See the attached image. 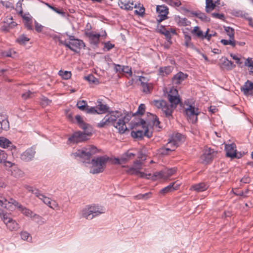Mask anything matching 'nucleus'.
<instances>
[{"label": "nucleus", "instance_id": "obj_3", "mask_svg": "<svg viewBox=\"0 0 253 253\" xmlns=\"http://www.w3.org/2000/svg\"><path fill=\"white\" fill-rule=\"evenodd\" d=\"M96 147L93 146H89L78 150L74 153L75 156L79 157L84 160H89L91 156L96 152Z\"/></svg>", "mask_w": 253, "mask_h": 253}, {"label": "nucleus", "instance_id": "obj_49", "mask_svg": "<svg viewBox=\"0 0 253 253\" xmlns=\"http://www.w3.org/2000/svg\"><path fill=\"white\" fill-rule=\"evenodd\" d=\"M85 111L88 114H98V112L97 111L96 106L89 107V106L87 105Z\"/></svg>", "mask_w": 253, "mask_h": 253}, {"label": "nucleus", "instance_id": "obj_10", "mask_svg": "<svg viewBox=\"0 0 253 253\" xmlns=\"http://www.w3.org/2000/svg\"><path fill=\"white\" fill-rule=\"evenodd\" d=\"M152 103L157 108L161 109L167 117H172L171 111L169 109L168 103L164 100H155Z\"/></svg>", "mask_w": 253, "mask_h": 253}, {"label": "nucleus", "instance_id": "obj_61", "mask_svg": "<svg viewBox=\"0 0 253 253\" xmlns=\"http://www.w3.org/2000/svg\"><path fill=\"white\" fill-rule=\"evenodd\" d=\"M7 155L5 152L0 149V161L2 163V160H5L7 159Z\"/></svg>", "mask_w": 253, "mask_h": 253}, {"label": "nucleus", "instance_id": "obj_50", "mask_svg": "<svg viewBox=\"0 0 253 253\" xmlns=\"http://www.w3.org/2000/svg\"><path fill=\"white\" fill-rule=\"evenodd\" d=\"M145 111V106L144 104H141L138 108L137 111L136 112V114L142 115L144 114Z\"/></svg>", "mask_w": 253, "mask_h": 253}, {"label": "nucleus", "instance_id": "obj_8", "mask_svg": "<svg viewBox=\"0 0 253 253\" xmlns=\"http://www.w3.org/2000/svg\"><path fill=\"white\" fill-rule=\"evenodd\" d=\"M175 172L176 169L174 168L169 169H166L159 172L155 173L152 176V179L153 180H155L158 177L164 179H167L170 176L172 175Z\"/></svg>", "mask_w": 253, "mask_h": 253}, {"label": "nucleus", "instance_id": "obj_6", "mask_svg": "<svg viewBox=\"0 0 253 253\" xmlns=\"http://www.w3.org/2000/svg\"><path fill=\"white\" fill-rule=\"evenodd\" d=\"M130 118L131 116L127 114L119 119L116 125L114 124L113 126L118 129L119 133L123 134L127 130L126 124L129 121Z\"/></svg>", "mask_w": 253, "mask_h": 253}, {"label": "nucleus", "instance_id": "obj_63", "mask_svg": "<svg viewBox=\"0 0 253 253\" xmlns=\"http://www.w3.org/2000/svg\"><path fill=\"white\" fill-rule=\"evenodd\" d=\"M35 30L38 32H42L43 26L39 24L36 21H35Z\"/></svg>", "mask_w": 253, "mask_h": 253}, {"label": "nucleus", "instance_id": "obj_13", "mask_svg": "<svg viewBox=\"0 0 253 253\" xmlns=\"http://www.w3.org/2000/svg\"><path fill=\"white\" fill-rule=\"evenodd\" d=\"M35 153V149L33 147H31L21 154L20 158L25 162H29L33 159Z\"/></svg>", "mask_w": 253, "mask_h": 253}, {"label": "nucleus", "instance_id": "obj_16", "mask_svg": "<svg viewBox=\"0 0 253 253\" xmlns=\"http://www.w3.org/2000/svg\"><path fill=\"white\" fill-rule=\"evenodd\" d=\"M241 90L244 93L245 95L248 94L253 95V83L249 80L244 84L241 86Z\"/></svg>", "mask_w": 253, "mask_h": 253}, {"label": "nucleus", "instance_id": "obj_9", "mask_svg": "<svg viewBox=\"0 0 253 253\" xmlns=\"http://www.w3.org/2000/svg\"><path fill=\"white\" fill-rule=\"evenodd\" d=\"M88 133L83 132L81 131L75 132L68 138V141L70 143H79L84 141L87 139V136Z\"/></svg>", "mask_w": 253, "mask_h": 253}, {"label": "nucleus", "instance_id": "obj_32", "mask_svg": "<svg viewBox=\"0 0 253 253\" xmlns=\"http://www.w3.org/2000/svg\"><path fill=\"white\" fill-rule=\"evenodd\" d=\"M176 20L177 24L180 26H186L190 24V22L186 18H180L178 16Z\"/></svg>", "mask_w": 253, "mask_h": 253}, {"label": "nucleus", "instance_id": "obj_37", "mask_svg": "<svg viewBox=\"0 0 253 253\" xmlns=\"http://www.w3.org/2000/svg\"><path fill=\"white\" fill-rule=\"evenodd\" d=\"M77 107L82 111H85L87 106V104L86 101L80 100L77 103Z\"/></svg>", "mask_w": 253, "mask_h": 253}, {"label": "nucleus", "instance_id": "obj_7", "mask_svg": "<svg viewBox=\"0 0 253 253\" xmlns=\"http://www.w3.org/2000/svg\"><path fill=\"white\" fill-rule=\"evenodd\" d=\"M185 113L188 120L191 121L192 123H195L197 120V116L200 113L198 108H195L191 105L185 108Z\"/></svg>", "mask_w": 253, "mask_h": 253}, {"label": "nucleus", "instance_id": "obj_1", "mask_svg": "<svg viewBox=\"0 0 253 253\" xmlns=\"http://www.w3.org/2000/svg\"><path fill=\"white\" fill-rule=\"evenodd\" d=\"M110 158L106 155L95 157L91 160V167L90 172L92 174L102 172L106 166L107 162Z\"/></svg>", "mask_w": 253, "mask_h": 253}, {"label": "nucleus", "instance_id": "obj_55", "mask_svg": "<svg viewBox=\"0 0 253 253\" xmlns=\"http://www.w3.org/2000/svg\"><path fill=\"white\" fill-rule=\"evenodd\" d=\"M42 197V198H40V199L42 200L44 204L48 205L49 207H51L50 206L51 202L49 200V198L45 197V196L43 195H40Z\"/></svg>", "mask_w": 253, "mask_h": 253}, {"label": "nucleus", "instance_id": "obj_23", "mask_svg": "<svg viewBox=\"0 0 253 253\" xmlns=\"http://www.w3.org/2000/svg\"><path fill=\"white\" fill-rule=\"evenodd\" d=\"M208 187L209 185L208 184L204 182H201L192 185L191 188H192L194 191L199 192L206 190Z\"/></svg>", "mask_w": 253, "mask_h": 253}, {"label": "nucleus", "instance_id": "obj_35", "mask_svg": "<svg viewBox=\"0 0 253 253\" xmlns=\"http://www.w3.org/2000/svg\"><path fill=\"white\" fill-rule=\"evenodd\" d=\"M21 239L24 241L31 242L32 238L30 234L26 231H22L20 233Z\"/></svg>", "mask_w": 253, "mask_h": 253}, {"label": "nucleus", "instance_id": "obj_57", "mask_svg": "<svg viewBox=\"0 0 253 253\" xmlns=\"http://www.w3.org/2000/svg\"><path fill=\"white\" fill-rule=\"evenodd\" d=\"M138 174L139 175V176L140 177L145 178L146 179H152V176H153L150 173L147 174L143 172H140V171H139V172H138Z\"/></svg>", "mask_w": 253, "mask_h": 253}, {"label": "nucleus", "instance_id": "obj_46", "mask_svg": "<svg viewBox=\"0 0 253 253\" xmlns=\"http://www.w3.org/2000/svg\"><path fill=\"white\" fill-rule=\"evenodd\" d=\"M134 156H135V154H133L132 153H131V152H129V151H127L125 154V155L123 156V157H122V159L123 161H126L128 160L131 159L133 158Z\"/></svg>", "mask_w": 253, "mask_h": 253}, {"label": "nucleus", "instance_id": "obj_5", "mask_svg": "<svg viewBox=\"0 0 253 253\" xmlns=\"http://www.w3.org/2000/svg\"><path fill=\"white\" fill-rule=\"evenodd\" d=\"M178 93L176 89L170 90L169 94L168 95V98L169 102L170 103V105H168L169 109L171 111V115L174 109L176 108L177 105L180 102V98L176 96Z\"/></svg>", "mask_w": 253, "mask_h": 253}, {"label": "nucleus", "instance_id": "obj_15", "mask_svg": "<svg viewBox=\"0 0 253 253\" xmlns=\"http://www.w3.org/2000/svg\"><path fill=\"white\" fill-rule=\"evenodd\" d=\"M131 134L132 137L139 139H142L144 135L148 138L151 137L152 136V133L149 132L148 127L145 128L144 132L143 130L132 131Z\"/></svg>", "mask_w": 253, "mask_h": 253}, {"label": "nucleus", "instance_id": "obj_22", "mask_svg": "<svg viewBox=\"0 0 253 253\" xmlns=\"http://www.w3.org/2000/svg\"><path fill=\"white\" fill-rule=\"evenodd\" d=\"M170 144V142H168L165 146L160 148L158 150L159 154L161 155H167L169 152L174 151L175 149V145H172L171 147H169V146Z\"/></svg>", "mask_w": 253, "mask_h": 253}, {"label": "nucleus", "instance_id": "obj_20", "mask_svg": "<svg viewBox=\"0 0 253 253\" xmlns=\"http://www.w3.org/2000/svg\"><path fill=\"white\" fill-rule=\"evenodd\" d=\"M183 138L184 137L181 133H173L169 142L172 143V145H175V148H176L178 145V143L181 141Z\"/></svg>", "mask_w": 253, "mask_h": 253}, {"label": "nucleus", "instance_id": "obj_62", "mask_svg": "<svg viewBox=\"0 0 253 253\" xmlns=\"http://www.w3.org/2000/svg\"><path fill=\"white\" fill-rule=\"evenodd\" d=\"M115 70L116 72H119L120 73H123V69L125 66H121L119 64H115Z\"/></svg>", "mask_w": 253, "mask_h": 253}, {"label": "nucleus", "instance_id": "obj_51", "mask_svg": "<svg viewBox=\"0 0 253 253\" xmlns=\"http://www.w3.org/2000/svg\"><path fill=\"white\" fill-rule=\"evenodd\" d=\"M51 102V100L48 99L45 96H42L41 99V104L42 106H45L50 104Z\"/></svg>", "mask_w": 253, "mask_h": 253}, {"label": "nucleus", "instance_id": "obj_36", "mask_svg": "<svg viewBox=\"0 0 253 253\" xmlns=\"http://www.w3.org/2000/svg\"><path fill=\"white\" fill-rule=\"evenodd\" d=\"M148 114L150 115V117H151V119H152V124L153 126H158L159 127H160L159 125L160 123V121H159V119L158 117L155 115L152 114L150 113H148Z\"/></svg>", "mask_w": 253, "mask_h": 253}, {"label": "nucleus", "instance_id": "obj_30", "mask_svg": "<svg viewBox=\"0 0 253 253\" xmlns=\"http://www.w3.org/2000/svg\"><path fill=\"white\" fill-rule=\"evenodd\" d=\"M222 64L227 70H231L236 66L233 62L228 60L227 58L224 59Z\"/></svg>", "mask_w": 253, "mask_h": 253}, {"label": "nucleus", "instance_id": "obj_11", "mask_svg": "<svg viewBox=\"0 0 253 253\" xmlns=\"http://www.w3.org/2000/svg\"><path fill=\"white\" fill-rule=\"evenodd\" d=\"M225 150L226 151V155L227 157L239 159L242 157L241 154L239 155L237 154L236 146L234 143L226 144L225 146Z\"/></svg>", "mask_w": 253, "mask_h": 253}, {"label": "nucleus", "instance_id": "obj_19", "mask_svg": "<svg viewBox=\"0 0 253 253\" xmlns=\"http://www.w3.org/2000/svg\"><path fill=\"white\" fill-rule=\"evenodd\" d=\"M187 76L188 75L187 74L179 72L173 77L172 78V83L173 84L178 85L186 79Z\"/></svg>", "mask_w": 253, "mask_h": 253}, {"label": "nucleus", "instance_id": "obj_56", "mask_svg": "<svg viewBox=\"0 0 253 253\" xmlns=\"http://www.w3.org/2000/svg\"><path fill=\"white\" fill-rule=\"evenodd\" d=\"M139 169H137L136 167L131 168L127 170V172H128V173H129L130 174L138 175V172H139Z\"/></svg>", "mask_w": 253, "mask_h": 253}, {"label": "nucleus", "instance_id": "obj_2", "mask_svg": "<svg viewBox=\"0 0 253 253\" xmlns=\"http://www.w3.org/2000/svg\"><path fill=\"white\" fill-rule=\"evenodd\" d=\"M108 114L106 115L104 119L97 124V126L99 128L104 127L105 126L108 125L110 123L116 125L115 122L117 119L121 117L122 113L118 111H110L108 112Z\"/></svg>", "mask_w": 253, "mask_h": 253}, {"label": "nucleus", "instance_id": "obj_28", "mask_svg": "<svg viewBox=\"0 0 253 253\" xmlns=\"http://www.w3.org/2000/svg\"><path fill=\"white\" fill-rule=\"evenodd\" d=\"M19 208L21 209L22 213L27 216H30L33 218L39 216L37 214L33 213L30 210L23 208L21 205L19 206Z\"/></svg>", "mask_w": 253, "mask_h": 253}, {"label": "nucleus", "instance_id": "obj_25", "mask_svg": "<svg viewBox=\"0 0 253 253\" xmlns=\"http://www.w3.org/2000/svg\"><path fill=\"white\" fill-rule=\"evenodd\" d=\"M191 34L197 38L203 40L205 34L198 26H196L191 31Z\"/></svg>", "mask_w": 253, "mask_h": 253}, {"label": "nucleus", "instance_id": "obj_24", "mask_svg": "<svg viewBox=\"0 0 253 253\" xmlns=\"http://www.w3.org/2000/svg\"><path fill=\"white\" fill-rule=\"evenodd\" d=\"M75 119L78 125L80 128L84 130L87 128L89 125L84 121L83 118L80 115H76L75 116Z\"/></svg>", "mask_w": 253, "mask_h": 253}, {"label": "nucleus", "instance_id": "obj_64", "mask_svg": "<svg viewBox=\"0 0 253 253\" xmlns=\"http://www.w3.org/2000/svg\"><path fill=\"white\" fill-rule=\"evenodd\" d=\"M114 47V44H112L110 42H107L104 43V48H106L108 51L110 50Z\"/></svg>", "mask_w": 253, "mask_h": 253}, {"label": "nucleus", "instance_id": "obj_38", "mask_svg": "<svg viewBox=\"0 0 253 253\" xmlns=\"http://www.w3.org/2000/svg\"><path fill=\"white\" fill-rule=\"evenodd\" d=\"M84 79L91 84H97L99 83L98 79L91 74L84 77Z\"/></svg>", "mask_w": 253, "mask_h": 253}, {"label": "nucleus", "instance_id": "obj_31", "mask_svg": "<svg viewBox=\"0 0 253 253\" xmlns=\"http://www.w3.org/2000/svg\"><path fill=\"white\" fill-rule=\"evenodd\" d=\"M157 11L159 14H165L168 15L169 13V8L165 5H158L156 8Z\"/></svg>", "mask_w": 253, "mask_h": 253}, {"label": "nucleus", "instance_id": "obj_17", "mask_svg": "<svg viewBox=\"0 0 253 253\" xmlns=\"http://www.w3.org/2000/svg\"><path fill=\"white\" fill-rule=\"evenodd\" d=\"M0 147L11 151L16 150V147L12 144L11 142L4 137H0Z\"/></svg>", "mask_w": 253, "mask_h": 253}, {"label": "nucleus", "instance_id": "obj_58", "mask_svg": "<svg viewBox=\"0 0 253 253\" xmlns=\"http://www.w3.org/2000/svg\"><path fill=\"white\" fill-rule=\"evenodd\" d=\"M244 64L246 66L250 67L251 70H253V61H252L250 58H248L246 59Z\"/></svg>", "mask_w": 253, "mask_h": 253}, {"label": "nucleus", "instance_id": "obj_4", "mask_svg": "<svg viewBox=\"0 0 253 253\" xmlns=\"http://www.w3.org/2000/svg\"><path fill=\"white\" fill-rule=\"evenodd\" d=\"M101 213L97 207L87 206L82 210V216L86 219H91Z\"/></svg>", "mask_w": 253, "mask_h": 253}, {"label": "nucleus", "instance_id": "obj_52", "mask_svg": "<svg viewBox=\"0 0 253 253\" xmlns=\"http://www.w3.org/2000/svg\"><path fill=\"white\" fill-rule=\"evenodd\" d=\"M151 193L149 192L147 193L144 194H138V195H136L135 196V198H137L138 199H147L149 197V195H151Z\"/></svg>", "mask_w": 253, "mask_h": 253}, {"label": "nucleus", "instance_id": "obj_27", "mask_svg": "<svg viewBox=\"0 0 253 253\" xmlns=\"http://www.w3.org/2000/svg\"><path fill=\"white\" fill-rule=\"evenodd\" d=\"M6 225L10 231L16 230L18 228L17 222L11 218L8 219L7 221H6Z\"/></svg>", "mask_w": 253, "mask_h": 253}, {"label": "nucleus", "instance_id": "obj_39", "mask_svg": "<svg viewBox=\"0 0 253 253\" xmlns=\"http://www.w3.org/2000/svg\"><path fill=\"white\" fill-rule=\"evenodd\" d=\"M124 4L125 5H121V8H122V9H126V10H131L133 9V7H136V4H135L134 5V4H133V2H130L129 1V2L127 1Z\"/></svg>", "mask_w": 253, "mask_h": 253}, {"label": "nucleus", "instance_id": "obj_18", "mask_svg": "<svg viewBox=\"0 0 253 253\" xmlns=\"http://www.w3.org/2000/svg\"><path fill=\"white\" fill-rule=\"evenodd\" d=\"M85 35L89 38L91 44L96 45L98 44L100 37L99 34H94L92 32H85Z\"/></svg>", "mask_w": 253, "mask_h": 253}, {"label": "nucleus", "instance_id": "obj_12", "mask_svg": "<svg viewBox=\"0 0 253 253\" xmlns=\"http://www.w3.org/2000/svg\"><path fill=\"white\" fill-rule=\"evenodd\" d=\"M216 154L213 149L208 148L205 149L204 151L203 154L201 156V159L202 163L205 164H207L211 162Z\"/></svg>", "mask_w": 253, "mask_h": 253}, {"label": "nucleus", "instance_id": "obj_43", "mask_svg": "<svg viewBox=\"0 0 253 253\" xmlns=\"http://www.w3.org/2000/svg\"><path fill=\"white\" fill-rule=\"evenodd\" d=\"M0 125L1 129L7 130L9 128V124L7 119H3L1 121H0Z\"/></svg>", "mask_w": 253, "mask_h": 253}, {"label": "nucleus", "instance_id": "obj_14", "mask_svg": "<svg viewBox=\"0 0 253 253\" xmlns=\"http://www.w3.org/2000/svg\"><path fill=\"white\" fill-rule=\"evenodd\" d=\"M96 108L98 114H105L108 113L110 110V107L100 99H98L97 100Z\"/></svg>", "mask_w": 253, "mask_h": 253}, {"label": "nucleus", "instance_id": "obj_34", "mask_svg": "<svg viewBox=\"0 0 253 253\" xmlns=\"http://www.w3.org/2000/svg\"><path fill=\"white\" fill-rule=\"evenodd\" d=\"M206 10L207 12H210L213 10L215 7V4L213 2L212 0H206Z\"/></svg>", "mask_w": 253, "mask_h": 253}, {"label": "nucleus", "instance_id": "obj_29", "mask_svg": "<svg viewBox=\"0 0 253 253\" xmlns=\"http://www.w3.org/2000/svg\"><path fill=\"white\" fill-rule=\"evenodd\" d=\"M70 43L72 46H74L80 49L84 48L85 46L84 42L82 40L79 39H75L73 42H71Z\"/></svg>", "mask_w": 253, "mask_h": 253}, {"label": "nucleus", "instance_id": "obj_48", "mask_svg": "<svg viewBox=\"0 0 253 253\" xmlns=\"http://www.w3.org/2000/svg\"><path fill=\"white\" fill-rule=\"evenodd\" d=\"M185 45L186 47L193 46V44L190 42L191 38V37L188 35H185Z\"/></svg>", "mask_w": 253, "mask_h": 253}, {"label": "nucleus", "instance_id": "obj_45", "mask_svg": "<svg viewBox=\"0 0 253 253\" xmlns=\"http://www.w3.org/2000/svg\"><path fill=\"white\" fill-rule=\"evenodd\" d=\"M29 41V39L24 35H22L16 39V42L20 44H25Z\"/></svg>", "mask_w": 253, "mask_h": 253}, {"label": "nucleus", "instance_id": "obj_44", "mask_svg": "<svg viewBox=\"0 0 253 253\" xmlns=\"http://www.w3.org/2000/svg\"><path fill=\"white\" fill-rule=\"evenodd\" d=\"M59 75L61 76L64 79L68 80L71 78L72 74L71 72H68L67 71H63L61 70L59 72Z\"/></svg>", "mask_w": 253, "mask_h": 253}, {"label": "nucleus", "instance_id": "obj_53", "mask_svg": "<svg viewBox=\"0 0 253 253\" xmlns=\"http://www.w3.org/2000/svg\"><path fill=\"white\" fill-rule=\"evenodd\" d=\"M33 94V92L30 90H28V91L23 93L21 95V97L24 100H26L28 98H31Z\"/></svg>", "mask_w": 253, "mask_h": 253}, {"label": "nucleus", "instance_id": "obj_33", "mask_svg": "<svg viewBox=\"0 0 253 253\" xmlns=\"http://www.w3.org/2000/svg\"><path fill=\"white\" fill-rule=\"evenodd\" d=\"M192 14L195 15L197 17L200 19L202 21L205 22H209L210 20V18L207 17L205 13L201 12H193Z\"/></svg>", "mask_w": 253, "mask_h": 253}, {"label": "nucleus", "instance_id": "obj_41", "mask_svg": "<svg viewBox=\"0 0 253 253\" xmlns=\"http://www.w3.org/2000/svg\"><path fill=\"white\" fill-rule=\"evenodd\" d=\"M224 30L230 39H234V29L230 27H224Z\"/></svg>", "mask_w": 253, "mask_h": 253}, {"label": "nucleus", "instance_id": "obj_26", "mask_svg": "<svg viewBox=\"0 0 253 253\" xmlns=\"http://www.w3.org/2000/svg\"><path fill=\"white\" fill-rule=\"evenodd\" d=\"M158 30L161 34L164 35L166 37L168 42L171 41V36L170 34V32L169 31L167 30L164 26H161Z\"/></svg>", "mask_w": 253, "mask_h": 253}, {"label": "nucleus", "instance_id": "obj_21", "mask_svg": "<svg viewBox=\"0 0 253 253\" xmlns=\"http://www.w3.org/2000/svg\"><path fill=\"white\" fill-rule=\"evenodd\" d=\"M180 183H177V181L170 183L168 186L163 188L160 191V193L165 194L168 192L176 190L179 187Z\"/></svg>", "mask_w": 253, "mask_h": 253}, {"label": "nucleus", "instance_id": "obj_42", "mask_svg": "<svg viewBox=\"0 0 253 253\" xmlns=\"http://www.w3.org/2000/svg\"><path fill=\"white\" fill-rule=\"evenodd\" d=\"M220 42L225 45L230 44L233 47H235L236 45V41L234 40V39H230L229 40L222 39Z\"/></svg>", "mask_w": 253, "mask_h": 253}, {"label": "nucleus", "instance_id": "obj_59", "mask_svg": "<svg viewBox=\"0 0 253 253\" xmlns=\"http://www.w3.org/2000/svg\"><path fill=\"white\" fill-rule=\"evenodd\" d=\"M2 163H3L4 164V165L6 168H9L14 167V168H16L14 163H12L10 161H6V159L5 160H2Z\"/></svg>", "mask_w": 253, "mask_h": 253}, {"label": "nucleus", "instance_id": "obj_47", "mask_svg": "<svg viewBox=\"0 0 253 253\" xmlns=\"http://www.w3.org/2000/svg\"><path fill=\"white\" fill-rule=\"evenodd\" d=\"M171 72V67H165L164 68H160V72L163 74V75H164V74L166 75H168Z\"/></svg>", "mask_w": 253, "mask_h": 253}, {"label": "nucleus", "instance_id": "obj_60", "mask_svg": "<svg viewBox=\"0 0 253 253\" xmlns=\"http://www.w3.org/2000/svg\"><path fill=\"white\" fill-rule=\"evenodd\" d=\"M123 73H126L128 74L129 76H131L132 75V73L131 70V68H129L128 66H124L123 71Z\"/></svg>", "mask_w": 253, "mask_h": 253}, {"label": "nucleus", "instance_id": "obj_40", "mask_svg": "<svg viewBox=\"0 0 253 253\" xmlns=\"http://www.w3.org/2000/svg\"><path fill=\"white\" fill-rule=\"evenodd\" d=\"M142 87V91L145 93H149L152 90V85L151 84L147 83L141 85Z\"/></svg>", "mask_w": 253, "mask_h": 253}, {"label": "nucleus", "instance_id": "obj_54", "mask_svg": "<svg viewBox=\"0 0 253 253\" xmlns=\"http://www.w3.org/2000/svg\"><path fill=\"white\" fill-rule=\"evenodd\" d=\"M168 18L167 15H165V14H159L157 18V21L158 24L160 23L163 20Z\"/></svg>", "mask_w": 253, "mask_h": 253}]
</instances>
